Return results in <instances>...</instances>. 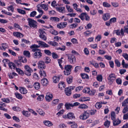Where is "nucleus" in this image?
<instances>
[{"label":"nucleus","instance_id":"1","mask_svg":"<svg viewBox=\"0 0 128 128\" xmlns=\"http://www.w3.org/2000/svg\"><path fill=\"white\" fill-rule=\"evenodd\" d=\"M40 47V46L36 44H34L30 46V48L32 49V51L34 52L33 54V56L34 58L39 59L42 56V54L41 52V50L38 48Z\"/></svg>","mask_w":128,"mask_h":128},{"label":"nucleus","instance_id":"2","mask_svg":"<svg viewBox=\"0 0 128 128\" xmlns=\"http://www.w3.org/2000/svg\"><path fill=\"white\" fill-rule=\"evenodd\" d=\"M72 68V66L71 65H66L64 67V75L68 76L71 73Z\"/></svg>","mask_w":128,"mask_h":128},{"label":"nucleus","instance_id":"3","mask_svg":"<svg viewBox=\"0 0 128 128\" xmlns=\"http://www.w3.org/2000/svg\"><path fill=\"white\" fill-rule=\"evenodd\" d=\"M45 29L44 28L40 29L39 30V32L40 34L39 35V37L44 40H46L47 39V38L46 36V33L44 31Z\"/></svg>","mask_w":128,"mask_h":128},{"label":"nucleus","instance_id":"4","mask_svg":"<svg viewBox=\"0 0 128 128\" xmlns=\"http://www.w3.org/2000/svg\"><path fill=\"white\" fill-rule=\"evenodd\" d=\"M68 59V61L71 64H74L76 62V59L74 55L71 54H66Z\"/></svg>","mask_w":128,"mask_h":128},{"label":"nucleus","instance_id":"5","mask_svg":"<svg viewBox=\"0 0 128 128\" xmlns=\"http://www.w3.org/2000/svg\"><path fill=\"white\" fill-rule=\"evenodd\" d=\"M27 20L28 21V25L30 27H36V22L35 21L30 18H28Z\"/></svg>","mask_w":128,"mask_h":128},{"label":"nucleus","instance_id":"6","mask_svg":"<svg viewBox=\"0 0 128 128\" xmlns=\"http://www.w3.org/2000/svg\"><path fill=\"white\" fill-rule=\"evenodd\" d=\"M89 112L88 110L84 111V113L80 115V118L82 120H85L87 119L89 116Z\"/></svg>","mask_w":128,"mask_h":128},{"label":"nucleus","instance_id":"7","mask_svg":"<svg viewBox=\"0 0 128 128\" xmlns=\"http://www.w3.org/2000/svg\"><path fill=\"white\" fill-rule=\"evenodd\" d=\"M78 17L82 20H84L85 19L86 20L88 21L90 19L89 16L85 12L81 14L80 15L78 16Z\"/></svg>","mask_w":128,"mask_h":128},{"label":"nucleus","instance_id":"8","mask_svg":"<svg viewBox=\"0 0 128 128\" xmlns=\"http://www.w3.org/2000/svg\"><path fill=\"white\" fill-rule=\"evenodd\" d=\"M74 86H71L66 88L64 90L65 93L68 96H70L71 94V90L74 89Z\"/></svg>","mask_w":128,"mask_h":128},{"label":"nucleus","instance_id":"9","mask_svg":"<svg viewBox=\"0 0 128 128\" xmlns=\"http://www.w3.org/2000/svg\"><path fill=\"white\" fill-rule=\"evenodd\" d=\"M116 78V76L114 74L112 73L110 74L108 79L110 84H112Z\"/></svg>","mask_w":128,"mask_h":128},{"label":"nucleus","instance_id":"10","mask_svg":"<svg viewBox=\"0 0 128 128\" xmlns=\"http://www.w3.org/2000/svg\"><path fill=\"white\" fill-rule=\"evenodd\" d=\"M38 67L41 70L45 69L46 68L44 62L42 60H40L38 63Z\"/></svg>","mask_w":128,"mask_h":128},{"label":"nucleus","instance_id":"11","mask_svg":"<svg viewBox=\"0 0 128 128\" xmlns=\"http://www.w3.org/2000/svg\"><path fill=\"white\" fill-rule=\"evenodd\" d=\"M24 68L25 70L28 72V73L26 72V74L28 76L31 75V73L32 72V70L28 65H25L24 66Z\"/></svg>","mask_w":128,"mask_h":128},{"label":"nucleus","instance_id":"12","mask_svg":"<svg viewBox=\"0 0 128 128\" xmlns=\"http://www.w3.org/2000/svg\"><path fill=\"white\" fill-rule=\"evenodd\" d=\"M109 42L106 40H103L101 44V46L102 48L104 49L106 48L108 46Z\"/></svg>","mask_w":128,"mask_h":128},{"label":"nucleus","instance_id":"13","mask_svg":"<svg viewBox=\"0 0 128 128\" xmlns=\"http://www.w3.org/2000/svg\"><path fill=\"white\" fill-rule=\"evenodd\" d=\"M37 42L39 46H40V47L41 46L44 48H47L49 47V46L48 44L44 42L41 41H37Z\"/></svg>","mask_w":128,"mask_h":128},{"label":"nucleus","instance_id":"14","mask_svg":"<svg viewBox=\"0 0 128 128\" xmlns=\"http://www.w3.org/2000/svg\"><path fill=\"white\" fill-rule=\"evenodd\" d=\"M53 97V96L52 94L48 93L45 97V98L46 101L49 102L52 100Z\"/></svg>","mask_w":128,"mask_h":128},{"label":"nucleus","instance_id":"15","mask_svg":"<svg viewBox=\"0 0 128 128\" xmlns=\"http://www.w3.org/2000/svg\"><path fill=\"white\" fill-rule=\"evenodd\" d=\"M67 24V22H62L58 24L57 26L58 28L61 29L65 27L66 26Z\"/></svg>","mask_w":128,"mask_h":128},{"label":"nucleus","instance_id":"16","mask_svg":"<svg viewBox=\"0 0 128 128\" xmlns=\"http://www.w3.org/2000/svg\"><path fill=\"white\" fill-rule=\"evenodd\" d=\"M41 84L43 86H46L48 84V81L46 78H43L41 80Z\"/></svg>","mask_w":128,"mask_h":128},{"label":"nucleus","instance_id":"17","mask_svg":"<svg viewBox=\"0 0 128 128\" xmlns=\"http://www.w3.org/2000/svg\"><path fill=\"white\" fill-rule=\"evenodd\" d=\"M110 14L106 13L103 15L102 18L104 21H106L108 20L110 18Z\"/></svg>","mask_w":128,"mask_h":128},{"label":"nucleus","instance_id":"18","mask_svg":"<svg viewBox=\"0 0 128 128\" xmlns=\"http://www.w3.org/2000/svg\"><path fill=\"white\" fill-rule=\"evenodd\" d=\"M39 73L40 77L42 78H44L46 76V72L43 70H40L39 72Z\"/></svg>","mask_w":128,"mask_h":128},{"label":"nucleus","instance_id":"19","mask_svg":"<svg viewBox=\"0 0 128 128\" xmlns=\"http://www.w3.org/2000/svg\"><path fill=\"white\" fill-rule=\"evenodd\" d=\"M2 46H0V49L1 50H5L6 48H8V46L6 43H3L2 44Z\"/></svg>","mask_w":128,"mask_h":128},{"label":"nucleus","instance_id":"20","mask_svg":"<svg viewBox=\"0 0 128 128\" xmlns=\"http://www.w3.org/2000/svg\"><path fill=\"white\" fill-rule=\"evenodd\" d=\"M13 35L19 38L23 37V35L22 34L19 32H14Z\"/></svg>","mask_w":128,"mask_h":128},{"label":"nucleus","instance_id":"21","mask_svg":"<svg viewBox=\"0 0 128 128\" xmlns=\"http://www.w3.org/2000/svg\"><path fill=\"white\" fill-rule=\"evenodd\" d=\"M18 60L21 62L24 63H26L27 61L26 59L25 58L23 57L22 56H19Z\"/></svg>","mask_w":128,"mask_h":128},{"label":"nucleus","instance_id":"22","mask_svg":"<svg viewBox=\"0 0 128 128\" xmlns=\"http://www.w3.org/2000/svg\"><path fill=\"white\" fill-rule=\"evenodd\" d=\"M68 118L72 120L75 118L74 114L72 112H70L68 114Z\"/></svg>","mask_w":128,"mask_h":128},{"label":"nucleus","instance_id":"23","mask_svg":"<svg viewBox=\"0 0 128 128\" xmlns=\"http://www.w3.org/2000/svg\"><path fill=\"white\" fill-rule=\"evenodd\" d=\"M121 122V120L118 119L117 120L115 119L114 120H113V125L114 126L119 124Z\"/></svg>","mask_w":128,"mask_h":128},{"label":"nucleus","instance_id":"24","mask_svg":"<svg viewBox=\"0 0 128 128\" xmlns=\"http://www.w3.org/2000/svg\"><path fill=\"white\" fill-rule=\"evenodd\" d=\"M19 90L21 93L24 94H26L27 92V90L24 87H21L20 88Z\"/></svg>","mask_w":128,"mask_h":128},{"label":"nucleus","instance_id":"25","mask_svg":"<svg viewBox=\"0 0 128 128\" xmlns=\"http://www.w3.org/2000/svg\"><path fill=\"white\" fill-rule=\"evenodd\" d=\"M90 98L88 97H82L79 99V100L80 102L87 101L90 100Z\"/></svg>","mask_w":128,"mask_h":128},{"label":"nucleus","instance_id":"26","mask_svg":"<svg viewBox=\"0 0 128 128\" xmlns=\"http://www.w3.org/2000/svg\"><path fill=\"white\" fill-rule=\"evenodd\" d=\"M56 8L57 11L60 12H63L64 11L65 8L64 7L57 6L56 7Z\"/></svg>","mask_w":128,"mask_h":128},{"label":"nucleus","instance_id":"27","mask_svg":"<svg viewBox=\"0 0 128 128\" xmlns=\"http://www.w3.org/2000/svg\"><path fill=\"white\" fill-rule=\"evenodd\" d=\"M45 125L48 126H50L53 125L52 122L48 120H44L43 122Z\"/></svg>","mask_w":128,"mask_h":128},{"label":"nucleus","instance_id":"28","mask_svg":"<svg viewBox=\"0 0 128 128\" xmlns=\"http://www.w3.org/2000/svg\"><path fill=\"white\" fill-rule=\"evenodd\" d=\"M40 6L42 8V9L45 10H47L48 9V5L42 4L40 5Z\"/></svg>","mask_w":128,"mask_h":128},{"label":"nucleus","instance_id":"29","mask_svg":"<svg viewBox=\"0 0 128 128\" xmlns=\"http://www.w3.org/2000/svg\"><path fill=\"white\" fill-rule=\"evenodd\" d=\"M53 81L54 83H56L58 82L60 77L57 76H55L53 78Z\"/></svg>","mask_w":128,"mask_h":128},{"label":"nucleus","instance_id":"30","mask_svg":"<svg viewBox=\"0 0 128 128\" xmlns=\"http://www.w3.org/2000/svg\"><path fill=\"white\" fill-rule=\"evenodd\" d=\"M50 19L52 21L55 22H58L60 20L59 18L55 17H51Z\"/></svg>","mask_w":128,"mask_h":128},{"label":"nucleus","instance_id":"31","mask_svg":"<svg viewBox=\"0 0 128 128\" xmlns=\"http://www.w3.org/2000/svg\"><path fill=\"white\" fill-rule=\"evenodd\" d=\"M8 65L10 68L14 69L16 67V65L13 62H10L8 63Z\"/></svg>","mask_w":128,"mask_h":128},{"label":"nucleus","instance_id":"32","mask_svg":"<svg viewBox=\"0 0 128 128\" xmlns=\"http://www.w3.org/2000/svg\"><path fill=\"white\" fill-rule=\"evenodd\" d=\"M34 86L36 90H38L40 87V84L38 82H35L34 83Z\"/></svg>","mask_w":128,"mask_h":128},{"label":"nucleus","instance_id":"33","mask_svg":"<svg viewBox=\"0 0 128 128\" xmlns=\"http://www.w3.org/2000/svg\"><path fill=\"white\" fill-rule=\"evenodd\" d=\"M66 7L68 11L69 12H74L73 9L71 8L70 6L68 5H66Z\"/></svg>","mask_w":128,"mask_h":128},{"label":"nucleus","instance_id":"34","mask_svg":"<svg viewBox=\"0 0 128 128\" xmlns=\"http://www.w3.org/2000/svg\"><path fill=\"white\" fill-rule=\"evenodd\" d=\"M23 54L26 57L30 58V52L28 51H24L23 52Z\"/></svg>","mask_w":128,"mask_h":128},{"label":"nucleus","instance_id":"35","mask_svg":"<svg viewBox=\"0 0 128 128\" xmlns=\"http://www.w3.org/2000/svg\"><path fill=\"white\" fill-rule=\"evenodd\" d=\"M36 111L41 115L43 116L44 114V112L40 108H37Z\"/></svg>","mask_w":128,"mask_h":128},{"label":"nucleus","instance_id":"36","mask_svg":"<svg viewBox=\"0 0 128 128\" xmlns=\"http://www.w3.org/2000/svg\"><path fill=\"white\" fill-rule=\"evenodd\" d=\"M92 33V32L90 30H87L84 32V34L85 36H90Z\"/></svg>","mask_w":128,"mask_h":128},{"label":"nucleus","instance_id":"37","mask_svg":"<svg viewBox=\"0 0 128 128\" xmlns=\"http://www.w3.org/2000/svg\"><path fill=\"white\" fill-rule=\"evenodd\" d=\"M44 96L43 94L40 95L38 97L37 100L39 101H42L43 100Z\"/></svg>","mask_w":128,"mask_h":128},{"label":"nucleus","instance_id":"38","mask_svg":"<svg viewBox=\"0 0 128 128\" xmlns=\"http://www.w3.org/2000/svg\"><path fill=\"white\" fill-rule=\"evenodd\" d=\"M90 91V90L89 88H84L83 90L84 92L86 93H89Z\"/></svg>","mask_w":128,"mask_h":128},{"label":"nucleus","instance_id":"39","mask_svg":"<svg viewBox=\"0 0 128 128\" xmlns=\"http://www.w3.org/2000/svg\"><path fill=\"white\" fill-rule=\"evenodd\" d=\"M122 66L123 68H127L128 67V64H126L124 60L122 61Z\"/></svg>","mask_w":128,"mask_h":128},{"label":"nucleus","instance_id":"40","mask_svg":"<svg viewBox=\"0 0 128 128\" xmlns=\"http://www.w3.org/2000/svg\"><path fill=\"white\" fill-rule=\"evenodd\" d=\"M128 104V98L125 99L122 103V106H126Z\"/></svg>","mask_w":128,"mask_h":128},{"label":"nucleus","instance_id":"41","mask_svg":"<svg viewBox=\"0 0 128 128\" xmlns=\"http://www.w3.org/2000/svg\"><path fill=\"white\" fill-rule=\"evenodd\" d=\"M23 114L26 116L28 117L30 116V114H28V111H27L23 110L22 112Z\"/></svg>","mask_w":128,"mask_h":128},{"label":"nucleus","instance_id":"42","mask_svg":"<svg viewBox=\"0 0 128 128\" xmlns=\"http://www.w3.org/2000/svg\"><path fill=\"white\" fill-rule=\"evenodd\" d=\"M15 94L17 98L19 99L22 98V96L21 94L18 93H15Z\"/></svg>","mask_w":128,"mask_h":128},{"label":"nucleus","instance_id":"43","mask_svg":"<svg viewBox=\"0 0 128 128\" xmlns=\"http://www.w3.org/2000/svg\"><path fill=\"white\" fill-rule=\"evenodd\" d=\"M111 117L112 120L116 119V114L114 112H112L111 113Z\"/></svg>","mask_w":128,"mask_h":128},{"label":"nucleus","instance_id":"44","mask_svg":"<svg viewBox=\"0 0 128 128\" xmlns=\"http://www.w3.org/2000/svg\"><path fill=\"white\" fill-rule=\"evenodd\" d=\"M16 75V74L14 72L12 73H10L8 74V76L10 78H14V76H15Z\"/></svg>","mask_w":128,"mask_h":128},{"label":"nucleus","instance_id":"45","mask_svg":"<svg viewBox=\"0 0 128 128\" xmlns=\"http://www.w3.org/2000/svg\"><path fill=\"white\" fill-rule=\"evenodd\" d=\"M88 106L85 104H82L80 105L78 107V108L81 109H84L87 108Z\"/></svg>","mask_w":128,"mask_h":128},{"label":"nucleus","instance_id":"46","mask_svg":"<svg viewBox=\"0 0 128 128\" xmlns=\"http://www.w3.org/2000/svg\"><path fill=\"white\" fill-rule=\"evenodd\" d=\"M65 106L66 108L67 109H70L71 107H72V104L66 103Z\"/></svg>","mask_w":128,"mask_h":128},{"label":"nucleus","instance_id":"47","mask_svg":"<svg viewBox=\"0 0 128 128\" xmlns=\"http://www.w3.org/2000/svg\"><path fill=\"white\" fill-rule=\"evenodd\" d=\"M40 4L38 5L37 6V10L38 11L40 14H43V12L42 10L41 9L40 7Z\"/></svg>","mask_w":128,"mask_h":128},{"label":"nucleus","instance_id":"48","mask_svg":"<svg viewBox=\"0 0 128 128\" xmlns=\"http://www.w3.org/2000/svg\"><path fill=\"white\" fill-rule=\"evenodd\" d=\"M58 86L59 88H62V87L64 88L65 87V85L64 84V82H61L60 83L58 84Z\"/></svg>","mask_w":128,"mask_h":128},{"label":"nucleus","instance_id":"49","mask_svg":"<svg viewBox=\"0 0 128 128\" xmlns=\"http://www.w3.org/2000/svg\"><path fill=\"white\" fill-rule=\"evenodd\" d=\"M110 121L107 120L104 122V125L106 127H108L110 125Z\"/></svg>","mask_w":128,"mask_h":128},{"label":"nucleus","instance_id":"50","mask_svg":"<svg viewBox=\"0 0 128 128\" xmlns=\"http://www.w3.org/2000/svg\"><path fill=\"white\" fill-rule=\"evenodd\" d=\"M100 102L97 103L95 104V107L98 109H100L102 106Z\"/></svg>","mask_w":128,"mask_h":128},{"label":"nucleus","instance_id":"51","mask_svg":"<svg viewBox=\"0 0 128 128\" xmlns=\"http://www.w3.org/2000/svg\"><path fill=\"white\" fill-rule=\"evenodd\" d=\"M97 80L99 82H102V75H98L96 77Z\"/></svg>","mask_w":128,"mask_h":128},{"label":"nucleus","instance_id":"52","mask_svg":"<svg viewBox=\"0 0 128 128\" xmlns=\"http://www.w3.org/2000/svg\"><path fill=\"white\" fill-rule=\"evenodd\" d=\"M59 100L58 99H54L52 101V103L54 104H57L58 103Z\"/></svg>","mask_w":128,"mask_h":128},{"label":"nucleus","instance_id":"53","mask_svg":"<svg viewBox=\"0 0 128 128\" xmlns=\"http://www.w3.org/2000/svg\"><path fill=\"white\" fill-rule=\"evenodd\" d=\"M7 9L9 11H11L12 12H14V8L13 7L12 5H11L8 6L7 8Z\"/></svg>","mask_w":128,"mask_h":128},{"label":"nucleus","instance_id":"54","mask_svg":"<svg viewBox=\"0 0 128 128\" xmlns=\"http://www.w3.org/2000/svg\"><path fill=\"white\" fill-rule=\"evenodd\" d=\"M17 10L18 12L20 13L21 14H25L26 12L24 10H21L20 9H18Z\"/></svg>","mask_w":128,"mask_h":128},{"label":"nucleus","instance_id":"55","mask_svg":"<svg viewBox=\"0 0 128 128\" xmlns=\"http://www.w3.org/2000/svg\"><path fill=\"white\" fill-rule=\"evenodd\" d=\"M81 76L82 78L84 79H88L89 78V77L88 75L85 74H81Z\"/></svg>","mask_w":128,"mask_h":128},{"label":"nucleus","instance_id":"56","mask_svg":"<svg viewBox=\"0 0 128 128\" xmlns=\"http://www.w3.org/2000/svg\"><path fill=\"white\" fill-rule=\"evenodd\" d=\"M50 32L52 34L56 35L58 34V32L54 30H51Z\"/></svg>","mask_w":128,"mask_h":128},{"label":"nucleus","instance_id":"57","mask_svg":"<svg viewBox=\"0 0 128 128\" xmlns=\"http://www.w3.org/2000/svg\"><path fill=\"white\" fill-rule=\"evenodd\" d=\"M58 5L59 6V5L56 4V2L54 0L52 2L51 6L54 7L55 8Z\"/></svg>","mask_w":128,"mask_h":128},{"label":"nucleus","instance_id":"58","mask_svg":"<svg viewBox=\"0 0 128 128\" xmlns=\"http://www.w3.org/2000/svg\"><path fill=\"white\" fill-rule=\"evenodd\" d=\"M103 5L104 6L106 7H109L111 6L110 4L106 2H103Z\"/></svg>","mask_w":128,"mask_h":128},{"label":"nucleus","instance_id":"59","mask_svg":"<svg viewBox=\"0 0 128 128\" xmlns=\"http://www.w3.org/2000/svg\"><path fill=\"white\" fill-rule=\"evenodd\" d=\"M128 111V105L125 107L122 110V112L124 113H125L127 111Z\"/></svg>","mask_w":128,"mask_h":128},{"label":"nucleus","instance_id":"60","mask_svg":"<svg viewBox=\"0 0 128 128\" xmlns=\"http://www.w3.org/2000/svg\"><path fill=\"white\" fill-rule=\"evenodd\" d=\"M66 81L68 84H71L72 82V77H68L66 79Z\"/></svg>","mask_w":128,"mask_h":128},{"label":"nucleus","instance_id":"61","mask_svg":"<svg viewBox=\"0 0 128 128\" xmlns=\"http://www.w3.org/2000/svg\"><path fill=\"white\" fill-rule=\"evenodd\" d=\"M92 25L90 23H89L87 24L86 26L85 27V28L86 29H90L92 27Z\"/></svg>","mask_w":128,"mask_h":128},{"label":"nucleus","instance_id":"62","mask_svg":"<svg viewBox=\"0 0 128 128\" xmlns=\"http://www.w3.org/2000/svg\"><path fill=\"white\" fill-rule=\"evenodd\" d=\"M36 14V12L35 11H33L31 12L30 14V17H34Z\"/></svg>","mask_w":128,"mask_h":128},{"label":"nucleus","instance_id":"63","mask_svg":"<svg viewBox=\"0 0 128 128\" xmlns=\"http://www.w3.org/2000/svg\"><path fill=\"white\" fill-rule=\"evenodd\" d=\"M8 50L9 52L12 55L14 56H16V54L12 50L10 49H9Z\"/></svg>","mask_w":128,"mask_h":128},{"label":"nucleus","instance_id":"64","mask_svg":"<svg viewBox=\"0 0 128 128\" xmlns=\"http://www.w3.org/2000/svg\"><path fill=\"white\" fill-rule=\"evenodd\" d=\"M122 56L126 60H128V54L126 53H124Z\"/></svg>","mask_w":128,"mask_h":128}]
</instances>
